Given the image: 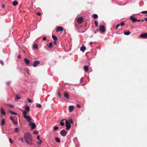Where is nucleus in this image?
Segmentation results:
<instances>
[{
    "mask_svg": "<svg viewBox=\"0 0 147 147\" xmlns=\"http://www.w3.org/2000/svg\"><path fill=\"white\" fill-rule=\"evenodd\" d=\"M25 142L29 145L33 144V141L32 138V136L31 134L29 133H26L24 136Z\"/></svg>",
    "mask_w": 147,
    "mask_h": 147,
    "instance_id": "f257e3e1",
    "label": "nucleus"
},
{
    "mask_svg": "<svg viewBox=\"0 0 147 147\" xmlns=\"http://www.w3.org/2000/svg\"><path fill=\"white\" fill-rule=\"evenodd\" d=\"M65 126L66 129L67 130H69L71 127V124L68 120H66L65 121Z\"/></svg>",
    "mask_w": 147,
    "mask_h": 147,
    "instance_id": "f03ea898",
    "label": "nucleus"
},
{
    "mask_svg": "<svg viewBox=\"0 0 147 147\" xmlns=\"http://www.w3.org/2000/svg\"><path fill=\"white\" fill-rule=\"evenodd\" d=\"M40 63V62L39 61L36 60L33 62H32V63L31 65L34 67H35L37 66Z\"/></svg>",
    "mask_w": 147,
    "mask_h": 147,
    "instance_id": "7ed1b4c3",
    "label": "nucleus"
},
{
    "mask_svg": "<svg viewBox=\"0 0 147 147\" xmlns=\"http://www.w3.org/2000/svg\"><path fill=\"white\" fill-rule=\"evenodd\" d=\"M67 133V131L65 130H62L60 132L61 135L63 137L65 136Z\"/></svg>",
    "mask_w": 147,
    "mask_h": 147,
    "instance_id": "20e7f679",
    "label": "nucleus"
},
{
    "mask_svg": "<svg viewBox=\"0 0 147 147\" xmlns=\"http://www.w3.org/2000/svg\"><path fill=\"white\" fill-rule=\"evenodd\" d=\"M29 125L31 126V129H33L35 128L36 126V125L35 123H33L32 122H30L29 123Z\"/></svg>",
    "mask_w": 147,
    "mask_h": 147,
    "instance_id": "39448f33",
    "label": "nucleus"
},
{
    "mask_svg": "<svg viewBox=\"0 0 147 147\" xmlns=\"http://www.w3.org/2000/svg\"><path fill=\"white\" fill-rule=\"evenodd\" d=\"M140 37L141 38H147V33H144L140 35Z\"/></svg>",
    "mask_w": 147,
    "mask_h": 147,
    "instance_id": "423d86ee",
    "label": "nucleus"
},
{
    "mask_svg": "<svg viewBox=\"0 0 147 147\" xmlns=\"http://www.w3.org/2000/svg\"><path fill=\"white\" fill-rule=\"evenodd\" d=\"M25 64L27 66H29L30 63V61L26 58H24V59Z\"/></svg>",
    "mask_w": 147,
    "mask_h": 147,
    "instance_id": "0eeeda50",
    "label": "nucleus"
},
{
    "mask_svg": "<svg viewBox=\"0 0 147 147\" xmlns=\"http://www.w3.org/2000/svg\"><path fill=\"white\" fill-rule=\"evenodd\" d=\"M99 30L102 32H105V27L103 25L101 26L99 28Z\"/></svg>",
    "mask_w": 147,
    "mask_h": 147,
    "instance_id": "6e6552de",
    "label": "nucleus"
},
{
    "mask_svg": "<svg viewBox=\"0 0 147 147\" xmlns=\"http://www.w3.org/2000/svg\"><path fill=\"white\" fill-rule=\"evenodd\" d=\"M63 28L61 26H58L57 28L56 31L59 32L60 31H62L63 30Z\"/></svg>",
    "mask_w": 147,
    "mask_h": 147,
    "instance_id": "1a4fd4ad",
    "label": "nucleus"
},
{
    "mask_svg": "<svg viewBox=\"0 0 147 147\" xmlns=\"http://www.w3.org/2000/svg\"><path fill=\"white\" fill-rule=\"evenodd\" d=\"M84 19L82 17L78 18L77 20V22L79 24L81 23L83 21Z\"/></svg>",
    "mask_w": 147,
    "mask_h": 147,
    "instance_id": "9d476101",
    "label": "nucleus"
},
{
    "mask_svg": "<svg viewBox=\"0 0 147 147\" xmlns=\"http://www.w3.org/2000/svg\"><path fill=\"white\" fill-rule=\"evenodd\" d=\"M74 107L73 105H70L69 107V110L70 112H71L74 109Z\"/></svg>",
    "mask_w": 147,
    "mask_h": 147,
    "instance_id": "9b49d317",
    "label": "nucleus"
},
{
    "mask_svg": "<svg viewBox=\"0 0 147 147\" xmlns=\"http://www.w3.org/2000/svg\"><path fill=\"white\" fill-rule=\"evenodd\" d=\"M24 118L26 119L28 122H30L32 120L31 118L28 116H26L24 117Z\"/></svg>",
    "mask_w": 147,
    "mask_h": 147,
    "instance_id": "f8f14e48",
    "label": "nucleus"
},
{
    "mask_svg": "<svg viewBox=\"0 0 147 147\" xmlns=\"http://www.w3.org/2000/svg\"><path fill=\"white\" fill-rule=\"evenodd\" d=\"M0 113L1 114L4 115H5L6 114V113L3 107H1V109Z\"/></svg>",
    "mask_w": 147,
    "mask_h": 147,
    "instance_id": "ddd939ff",
    "label": "nucleus"
},
{
    "mask_svg": "<svg viewBox=\"0 0 147 147\" xmlns=\"http://www.w3.org/2000/svg\"><path fill=\"white\" fill-rule=\"evenodd\" d=\"M130 18L132 21V22H135L136 21V20H137L136 18H134L132 16H130Z\"/></svg>",
    "mask_w": 147,
    "mask_h": 147,
    "instance_id": "4468645a",
    "label": "nucleus"
},
{
    "mask_svg": "<svg viewBox=\"0 0 147 147\" xmlns=\"http://www.w3.org/2000/svg\"><path fill=\"white\" fill-rule=\"evenodd\" d=\"M86 49V47L82 45V46L80 48V50L83 52H84L85 50Z\"/></svg>",
    "mask_w": 147,
    "mask_h": 147,
    "instance_id": "2eb2a0df",
    "label": "nucleus"
},
{
    "mask_svg": "<svg viewBox=\"0 0 147 147\" xmlns=\"http://www.w3.org/2000/svg\"><path fill=\"white\" fill-rule=\"evenodd\" d=\"M5 121L4 119H3L1 122V125L2 126H3L5 124Z\"/></svg>",
    "mask_w": 147,
    "mask_h": 147,
    "instance_id": "dca6fc26",
    "label": "nucleus"
},
{
    "mask_svg": "<svg viewBox=\"0 0 147 147\" xmlns=\"http://www.w3.org/2000/svg\"><path fill=\"white\" fill-rule=\"evenodd\" d=\"M64 96L67 99H68L69 98V96L67 93L66 92L64 94Z\"/></svg>",
    "mask_w": 147,
    "mask_h": 147,
    "instance_id": "f3484780",
    "label": "nucleus"
},
{
    "mask_svg": "<svg viewBox=\"0 0 147 147\" xmlns=\"http://www.w3.org/2000/svg\"><path fill=\"white\" fill-rule=\"evenodd\" d=\"M8 111H9V112L10 113H11V114L12 115H17L18 114L17 113H16V112H15L14 111H10V110H8Z\"/></svg>",
    "mask_w": 147,
    "mask_h": 147,
    "instance_id": "a211bd4d",
    "label": "nucleus"
},
{
    "mask_svg": "<svg viewBox=\"0 0 147 147\" xmlns=\"http://www.w3.org/2000/svg\"><path fill=\"white\" fill-rule=\"evenodd\" d=\"M88 67L87 65H85L84 67V70L86 71L87 72L88 70Z\"/></svg>",
    "mask_w": 147,
    "mask_h": 147,
    "instance_id": "6ab92c4d",
    "label": "nucleus"
},
{
    "mask_svg": "<svg viewBox=\"0 0 147 147\" xmlns=\"http://www.w3.org/2000/svg\"><path fill=\"white\" fill-rule=\"evenodd\" d=\"M65 120V119H63L61 121L60 124L61 126H63L64 125V123L63 122V121Z\"/></svg>",
    "mask_w": 147,
    "mask_h": 147,
    "instance_id": "aec40b11",
    "label": "nucleus"
},
{
    "mask_svg": "<svg viewBox=\"0 0 147 147\" xmlns=\"http://www.w3.org/2000/svg\"><path fill=\"white\" fill-rule=\"evenodd\" d=\"M18 4V2L16 1H14L12 3V5L14 6H16Z\"/></svg>",
    "mask_w": 147,
    "mask_h": 147,
    "instance_id": "412c9836",
    "label": "nucleus"
},
{
    "mask_svg": "<svg viewBox=\"0 0 147 147\" xmlns=\"http://www.w3.org/2000/svg\"><path fill=\"white\" fill-rule=\"evenodd\" d=\"M52 38L55 41H56L57 40V37L55 36L54 35H52Z\"/></svg>",
    "mask_w": 147,
    "mask_h": 147,
    "instance_id": "4be33fe9",
    "label": "nucleus"
},
{
    "mask_svg": "<svg viewBox=\"0 0 147 147\" xmlns=\"http://www.w3.org/2000/svg\"><path fill=\"white\" fill-rule=\"evenodd\" d=\"M23 116L24 117H25V116H27L26 115L27 114V112L25 110H24L23 111Z\"/></svg>",
    "mask_w": 147,
    "mask_h": 147,
    "instance_id": "5701e85b",
    "label": "nucleus"
},
{
    "mask_svg": "<svg viewBox=\"0 0 147 147\" xmlns=\"http://www.w3.org/2000/svg\"><path fill=\"white\" fill-rule=\"evenodd\" d=\"M33 47L34 48L36 49H37L38 48V46L36 44H34L33 45Z\"/></svg>",
    "mask_w": 147,
    "mask_h": 147,
    "instance_id": "b1692460",
    "label": "nucleus"
},
{
    "mask_svg": "<svg viewBox=\"0 0 147 147\" xmlns=\"http://www.w3.org/2000/svg\"><path fill=\"white\" fill-rule=\"evenodd\" d=\"M92 17L94 19H96L98 17V16L97 14H94L92 15Z\"/></svg>",
    "mask_w": 147,
    "mask_h": 147,
    "instance_id": "393cba45",
    "label": "nucleus"
},
{
    "mask_svg": "<svg viewBox=\"0 0 147 147\" xmlns=\"http://www.w3.org/2000/svg\"><path fill=\"white\" fill-rule=\"evenodd\" d=\"M130 33V32L129 31L125 32H124V34L125 35H129Z\"/></svg>",
    "mask_w": 147,
    "mask_h": 147,
    "instance_id": "a878e982",
    "label": "nucleus"
},
{
    "mask_svg": "<svg viewBox=\"0 0 147 147\" xmlns=\"http://www.w3.org/2000/svg\"><path fill=\"white\" fill-rule=\"evenodd\" d=\"M55 139L56 141L59 143L60 142V140L59 138H55Z\"/></svg>",
    "mask_w": 147,
    "mask_h": 147,
    "instance_id": "bb28decb",
    "label": "nucleus"
},
{
    "mask_svg": "<svg viewBox=\"0 0 147 147\" xmlns=\"http://www.w3.org/2000/svg\"><path fill=\"white\" fill-rule=\"evenodd\" d=\"M25 108L26 110L28 112L30 110V108L28 106H27L25 107Z\"/></svg>",
    "mask_w": 147,
    "mask_h": 147,
    "instance_id": "cd10ccee",
    "label": "nucleus"
},
{
    "mask_svg": "<svg viewBox=\"0 0 147 147\" xmlns=\"http://www.w3.org/2000/svg\"><path fill=\"white\" fill-rule=\"evenodd\" d=\"M36 106L37 107H38V108H41V105L39 104H37L36 105Z\"/></svg>",
    "mask_w": 147,
    "mask_h": 147,
    "instance_id": "c85d7f7f",
    "label": "nucleus"
},
{
    "mask_svg": "<svg viewBox=\"0 0 147 147\" xmlns=\"http://www.w3.org/2000/svg\"><path fill=\"white\" fill-rule=\"evenodd\" d=\"M53 47V44L52 42H50L49 45V48H51Z\"/></svg>",
    "mask_w": 147,
    "mask_h": 147,
    "instance_id": "c756f323",
    "label": "nucleus"
},
{
    "mask_svg": "<svg viewBox=\"0 0 147 147\" xmlns=\"http://www.w3.org/2000/svg\"><path fill=\"white\" fill-rule=\"evenodd\" d=\"M94 24L96 27H97L98 26V23L97 21H94Z\"/></svg>",
    "mask_w": 147,
    "mask_h": 147,
    "instance_id": "7c9ffc66",
    "label": "nucleus"
},
{
    "mask_svg": "<svg viewBox=\"0 0 147 147\" xmlns=\"http://www.w3.org/2000/svg\"><path fill=\"white\" fill-rule=\"evenodd\" d=\"M12 122L14 125L17 124L18 123V122L15 121L14 120Z\"/></svg>",
    "mask_w": 147,
    "mask_h": 147,
    "instance_id": "2f4dec72",
    "label": "nucleus"
},
{
    "mask_svg": "<svg viewBox=\"0 0 147 147\" xmlns=\"http://www.w3.org/2000/svg\"><path fill=\"white\" fill-rule=\"evenodd\" d=\"M37 139L38 140H39L40 141V142H42V140H41L40 139V137L39 136H37Z\"/></svg>",
    "mask_w": 147,
    "mask_h": 147,
    "instance_id": "473e14b6",
    "label": "nucleus"
},
{
    "mask_svg": "<svg viewBox=\"0 0 147 147\" xmlns=\"http://www.w3.org/2000/svg\"><path fill=\"white\" fill-rule=\"evenodd\" d=\"M124 24H125L124 22H122L120 23V25L121 26H123V25H124Z\"/></svg>",
    "mask_w": 147,
    "mask_h": 147,
    "instance_id": "72a5a7b5",
    "label": "nucleus"
},
{
    "mask_svg": "<svg viewBox=\"0 0 147 147\" xmlns=\"http://www.w3.org/2000/svg\"><path fill=\"white\" fill-rule=\"evenodd\" d=\"M7 105L9 106L10 107L13 108V107H14V106L13 105H11L10 104H7Z\"/></svg>",
    "mask_w": 147,
    "mask_h": 147,
    "instance_id": "f704fd0d",
    "label": "nucleus"
},
{
    "mask_svg": "<svg viewBox=\"0 0 147 147\" xmlns=\"http://www.w3.org/2000/svg\"><path fill=\"white\" fill-rule=\"evenodd\" d=\"M16 97L17 100L21 98L18 95H16Z\"/></svg>",
    "mask_w": 147,
    "mask_h": 147,
    "instance_id": "c9c22d12",
    "label": "nucleus"
},
{
    "mask_svg": "<svg viewBox=\"0 0 147 147\" xmlns=\"http://www.w3.org/2000/svg\"><path fill=\"white\" fill-rule=\"evenodd\" d=\"M15 130L16 132H18L19 131V129L18 128H16L15 129Z\"/></svg>",
    "mask_w": 147,
    "mask_h": 147,
    "instance_id": "e433bc0d",
    "label": "nucleus"
},
{
    "mask_svg": "<svg viewBox=\"0 0 147 147\" xmlns=\"http://www.w3.org/2000/svg\"><path fill=\"white\" fill-rule=\"evenodd\" d=\"M58 129V127L57 126H55L54 127V129L55 130H57Z\"/></svg>",
    "mask_w": 147,
    "mask_h": 147,
    "instance_id": "4c0bfd02",
    "label": "nucleus"
},
{
    "mask_svg": "<svg viewBox=\"0 0 147 147\" xmlns=\"http://www.w3.org/2000/svg\"><path fill=\"white\" fill-rule=\"evenodd\" d=\"M38 131H34V134H38Z\"/></svg>",
    "mask_w": 147,
    "mask_h": 147,
    "instance_id": "58836bf2",
    "label": "nucleus"
},
{
    "mask_svg": "<svg viewBox=\"0 0 147 147\" xmlns=\"http://www.w3.org/2000/svg\"><path fill=\"white\" fill-rule=\"evenodd\" d=\"M28 101L30 103H31L32 102V99H29L28 100Z\"/></svg>",
    "mask_w": 147,
    "mask_h": 147,
    "instance_id": "ea45409f",
    "label": "nucleus"
},
{
    "mask_svg": "<svg viewBox=\"0 0 147 147\" xmlns=\"http://www.w3.org/2000/svg\"><path fill=\"white\" fill-rule=\"evenodd\" d=\"M9 141L11 143H13V141L12 140V139L11 138L9 139Z\"/></svg>",
    "mask_w": 147,
    "mask_h": 147,
    "instance_id": "a19ab883",
    "label": "nucleus"
},
{
    "mask_svg": "<svg viewBox=\"0 0 147 147\" xmlns=\"http://www.w3.org/2000/svg\"><path fill=\"white\" fill-rule=\"evenodd\" d=\"M84 81V79L83 78H82L80 79V82H81L82 83Z\"/></svg>",
    "mask_w": 147,
    "mask_h": 147,
    "instance_id": "79ce46f5",
    "label": "nucleus"
},
{
    "mask_svg": "<svg viewBox=\"0 0 147 147\" xmlns=\"http://www.w3.org/2000/svg\"><path fill=\"white\" fill-rule=\"evenodd\" d=\"M141 13H147V11H142Z\"/></svg>",
    "mask_w": 147,
    "mask_h": 147,
    "instance_id": "37998d69",
    "label": "nucleus"
},
{
    "mask_svg": "<svg viewBox=\"0 0 147 147\" xmlns=\"http://www.w3.org/2000/svg\"><path fill=\"white\" fill-rule=\"evenodd\" d=\"M10 119L12 121L14 120L12 116H11L10 117Z\"/></svg>",
    "mask_w": 147,
    "mask_h": 147,
    "instance_id": "c03bdc74",
    "label": "nucleus"
},
{
    "mask_svg": "<svg viewBox=\"0 0 147 147\" xmlns=\"http://www.w3.org/2000/svg\"><path fill=\"white\" fill-rule=\"evenodd\" d=\"M69 123L71 124V123H73V121L71 119H70L69 121Z\"/></svg>",
    "mask_w": 147,
    "mask_h": 147,
    "instance_id": "a18cd8bd",
    "label": "nucleus"
},
{
    "mask_svg": "<svg viewBox=\"0 0 147 147\" xmlns=\"http://www.w3.org/2000/svg\"><path fill=\"white\" fill-rule=\"evenodd\" d=\"M120 24H118L116 26L115 28L116 29H117L118 27L119 26Z\"/></svg>",
    "mask_w": 147,
    "mask_h": 147,
    "instance_id": "49530a36",
    "label": "nucleus"
},
{
    "mask_svg": "<svg viewBox=\"0 0 147 147\" xmlns=\"http://www.w3.org/2000/svg\"><path fill=\"white\" fill-rule=\"evenodd\" d=\"M19 140H20L22 141V142H24V139L23 138H20Z\"/></svg>",
    "mask_w": 147,
    "mask_h": 147,
    "instance_id": "de8ad7c7",
    "label": "nucleus"
},
{
    "mask_svg": "<svg viewBox=\"0 0 147 147\" xmlns=\"http://www.w3.org/2000/svg\"><path fill=\"white\" fill-rule=\"evenodd\" d=\"M11 83V81L8 82H7V84L8 85H9Z\"/></svg>",
    "mask_w": 147,
    "mask_h": 147,
    "instance_id": "09e8293b",
    "label": "nucleus"
},
{
    "mask_svg": "<svg viewBox=\"0 0 147 147\" xmlns=\"http://www.w3.org/2000/svg\"><path fill=\"white\" fill-rule=\"evenodd\" d=\"M42 39L43 40H46L47 38L46 37H43Z\"/></svg>",
    "mask_w": 147,
    "mask_h": 147,
    "instance_id": "8fccbe9b",
    "label": "nucleus"
},
{
    "mask_svg": "<svg viewBox=\"0 0 147 147\" xmlns=\"http://www.w3.org/2000/svg\"><path fill=\"white\" fill-rule=\"evenodd\" d=\"M58 96L59 97H61V94L60 92H58Z\"/></svg>",
    "mask_w": 147,
    "mask_h": 147,
    "instance_id": "3c124183",
    "label": "nucleus"
},
{
    "mask_svg": "<svg viewBox=\"0 0 147 147\" xmlns=\"http://www.w3.org/2000/svg\"><path fill=\"white\" fill-rule=\"evenodd\" d=\"M37 14L38 16H40L41 15V13H40V12H38L37 13Z\"/></svg>",
    "mask_w": 147,
    "mask_h": 147,
    "instance_id": "603ef678",
    "label": "nucleus"
},
{
    "mask_svg": "<svg viewBox=\"0 0 147 147\" xmlns=\"http://www.w3.org/2000/svg\"><path fill=\"white\" fill-rule=\"evenodd\" d=\"M42 142H38L37 143V144L38 145H40V144H41V143H42Z\"/></svg>",
    "mask_w": 147,
    "mask_h": 147,
    "instance_id": "864d4df0",
    "label": "nucleus"
},
{
    "mask_svg": "<svg viewBox=\"0 0 147 147\" xmlns=\"http://www.w3.org/2000/svg\"><path fill=\"white\" fill-rule=\"evenodd\" d=\"M0 62L2 65H3V63L2 61H0Z\"/></svg>",
    "mask_w": 147,
    "mask_h": 147,
    "instance_id": "5fc2aeb1",
    "label": "nucleus"
},
{
    "mask_svg": "<svg viewBox=\"0 0 147 147\" xmlns=\"http://www.w3.org/2000/svg\"><path fill=\"white\" fill-rule=\"evenodd\" d=\"M77 107H78V108H80V106L79 105H77Z\"/></svg>",
    "mask_w": 147,
    "mask_h": 147,
    "instance_id": "6e6d98bb",
    "label": "nucleus"
},
{
    "mask_svg": "<svg viewBox=\"0 0 147 147\" xmlns=\"http://www.w3.org/2000/svg\"><path fill=\"white\" fill-rule=\"evenodd\" d=\"M21 57V56L20 55H19L18 56V58L19 59Z\"/></svg>",
    "mask_w": 147,
    "mask_h": 147,
    "instance_id": "4d7b16f0",
    "label": "nucleus"
},
{
    "mask_svg": "<svg viewBox=\"0 0 147 147\" xmlns=\"http://www.w3.org/2000/svg\"><path fill=\"white\" fill-rule=\"evenodd\" d=\"M93 43V42H90L89 44L90 45H91V44H92Z\"/></svg>",
    "mask_w": 147,
    "mask_h": 147,
    "instance_id": "13d9d810",
    "label": "nucleus"
},
{
    "mask_svg": "<svg viewBox=\"0 0 147 147\" xmlns=\"http://www.w3.org/2000/svg\"><path fill=\"white\" fill-rule=\"evenodd\" d=\"M141 21V20H136V21H137V22H140Z\"/></svg>",
    "mask_w": 147,
    "mask_h": 147,
    "instance_id": "bf43d9fd",
    "label": "nucleus"
},
{
    "mask_svg": "<svg viewBox=\"0 0 147 147\" xmlns=\"http://www.w3.org/2000/svg\"><path fill=\"white\" fill-rule=\"evenodd\" d=\"M144 20L146 21H147V18H144Z\"/></svg>",
    "mask_w": 147,
    "mask_h": 147,
    "instance_id": "052dcab7",
    "label": "nucleus"
},
{
    "mask_svg": "<svg viewBox=\"0 0 147 147\" xmlns=\"http://www.w3.org/2000/svg\"><path fill=\"white\" fill-rule=\"evenodd\" d=\"M2 7L4 8L5 7V6L4 5H2Z\"/></svg>",
    "mask_w": 147,
    "mask_h": 147,
    "instance_id": "680f3d73",
    "label": "nucleus"
},
{
    "mask_svg": "<svg viewBox=\"0 0 147 147\" xmlns=\"http://www.w3.org/2000/svg\"><path fill=\"white\" fill-rule=\"evenodd\" d=\"M141 21L143 22L144 21V20H141Z\"/></svg>",
    "mask_w": 147,
    "mask_h": 147,
    "instance_id": "e2e57ef3",
    "label": "nucleus"
},
{
    "mask_svg": "<svg viewBox=\"0 0 147 147\" xmlns=\"http://www.w3.org/2000/svg\"><path fill=\"white\" fill-rule=\"evenodd\" d=\"M54 42H55V43H56V42L55 41Z\"/></svg>",
    "mask_w": 147,
    "mask_h": 147,
    "instance_id": "0e129e2a",
    "label": "nucleus"
},
{
    "mask_svg": "<svg viewBox=\"0 0 147 147\" xmlns=\"http://www.w3.org/2000/svg\"><path fill=\"white\" fill-rule=\"evenodd\" d=\"M94 32H95L96 33V31H94Z\"/></svg>",
    "mask_w": 147,
    "mask_h": 147,
    "instance_id": "69168bd1",
    "label": "nucleus"
},
{
    "mask_svg": "<svg viewBox=\"0 0 147 147\" xmlns=\"http://www.w3.org/2000/svg\"><path fill=\"white\" fill-rule=\"evenodd\" d=\"M146 16H147V14L146 15Z\"/></svg>",
    "mask_w": 147,
    "mask_h": 147,
    "instance_id": "338daca9",
    "label": "nucleus"
}]
</instances>
